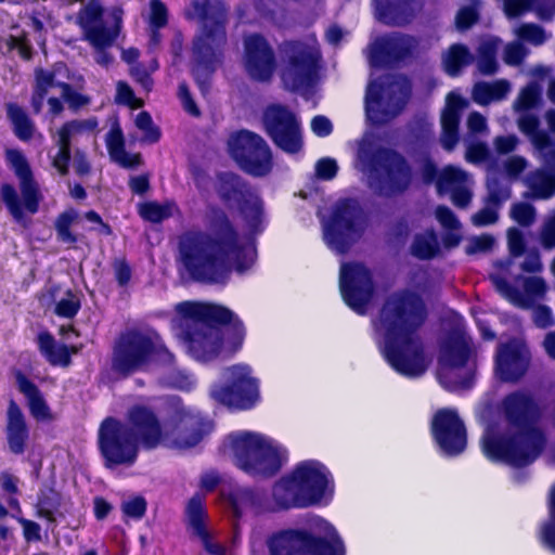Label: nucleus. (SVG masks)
<instances>
[{"instance_id": "f257e3e1", "label": "nucleus", "mask_w": 555, "mask_h": 555, "mask_svg": "<svg viewBox=\"0 0 555 555\" xmlns=\"http://www.w3.org/2000/svg\"><path fill=\"white\" fill-rule=\"evenodd\" d=\"M426 318L422 298L412 292H400L386 299L374 321L376 340L386 360L404 376L423 375L431 362L420 337Z\"/></svg>"}, {"instance_id": "f03ea898", "label": "nucleus", "mask_w": 555, "mask_h": 555, "mask_svg": "<svg viewBox=\"0 0 555 555\" xmlns=\"http://www.w3.org/2000/svg\"><path fill=\"white\" fill-rule=\"evenodd\" d=\"M180 256L190 274L204 282H222L230 268L244 272L255 261L256 249L249 240L238 241L228 220L212 238L203 233H186L180 241Z\"/></svg>"}, {"instance_id": "7ed1b4c3", "label": "nucleus", "mask_w": 555, "mask_h": 555, "mask_svg": "<svg viewBox=\"0 0 555 555\" xmlns=\"http://www.w3.org/2000/svg\"><path fill=\"white\" fill-rule=\"evenodd\" d=\"M503 410L513 435L500 440L486 436L483 452L491 460L514 466L527 465L537 459L544 446L543 436L534 426L537 408L527 395L513 393L504 400Z\"/></svg>"}, {"instance_id": "20e7f679", "label": "nucleus", "mask_w": 555, "mask_h": 555, "mask_svg": "<svg viewBox=\"0 0 555 555\" xmlns=\"http://www.w3.org/2000/svg\"><path fill=\"white\" fill-rule=\"evenodd\" d=\"M128 417L146 449L158 446L188 449L196 446L204 434L201 417L184 406L175 410L163 424L150 408L142 404L130 408Z\"/></svg>"}, {"instance_id": "39448f33", "label": "nucleus", "mask_w": 555, "mask_h": 555, "mask_svg": "<svg viewBox=\"0 0 555 555\" xmlns=\"http://www.w3.org/2000/svg\"><path fill=\"white\" fill-rule=\"evenodd\" d=\"M176 310L190 320L185 334V345L189 353L197 361H210L223 350V336L225 333L216 323H233L237 334V341L230 348L235 351L242 343V330L234 322V314L227 308L202 302H181Z\"/></svg>"}, {"instance_id": "423d86ee", "label": "nucleus", "mask_w": 555, "mask_h": 555, "mask_svg": "<svg viewBox=\"0 0 555 555\" xmlns=\"http://www.w3.org/2000/svg\"><path fill=\"white\" fill-rule=\"evenodd\" d=\"M356 168L366 178L376 193L391 196L406 190L411 170L397 153L382 149L372 135H364L359 143Z\"/></svg>"}, {"instance_id": "0eeeda50", "label": "nucleus", "mask_w": 555, "mask_h": 555, "mask_svg": "<svg viewBox=\"0 0 555 555\" xmlns=\"http://www.w3.org/2000/svg\"><path fill=\"white\" fill-rule=\"evenodd\" d=\"M330 473L317 461L299 463L273 486L278 506L284 509L320 504L332 494Z\"/></svg>"}, {"instance_id": "6e6552de", "label": "nucleus", "mask_w": 555, "mask_h": 555, "mask_svg": "<svg viewBox=\"0 0 555 555\" xmlns=\"http://www.w3.org/2000/svg\"><path fill=\"white\" fill-rule=\"evenodd\" d=\"M184 14L186 18L203 24L202 34L194 42L197 64L193 72L196 79L199 80L202 72L208 74L212 70L210 64L212 60L217 59L220 48L225 42L224 8L218 0H193L185 9Z\"/></svg>"}, {"instance_id": "1a4fd4ad", "label": "nucleus", "mask_w": 555, "mask_h": 555, "mask_svg": "<svg viewBox=\"0 0 555 555\" xmlns=\"http://www.w3.org/2000/svg\"><path fill=\"white\" fill-rule=\"evenodd\" d=\"M235 464L251 475L269 476L281 466L282 450L273 440L250 431L231 434L224 444Z\"/></svg>"}, {"instance_id": "9d476101", "label": "nucleus", "mask_w": 555, "mask_h": 555, "mask_svg": "<svg viewBox=\"0 0 555 555\" xmlns=\"http://www.w3.org/2000/svg\"><path fill=\"white\" fill-rule=\"evenodd\" d=\"M268 545L271 555H345L343 541L325 520L318 522L315 532L280 531L271 537Z\"/></svg>"}, {"instance_id": "9b49d317", "label": "nucleus", "mask_w": 555, "mask_h": 555, "mask_svg": "<svg viewBox=\"0 0 555 555\" xmlns=\"http://www.w3.org/2000/svg\"><path fill=\"white\" fill-rule=\"evenodd\" d=\"M7 159L18 178L21 196L12 184L3 183L0 201L13 219L22 223L26 212L34 215L38 211L42 195L24 155L17 150H8Z\"/></svg>"}, {"instance_id": "f8f14e48", "label": "nucleus", "mask_w": 555, "mask_h": 555, "mask_svg": "<svg viewBox=\"0 0 555 555\" xmlns=\"http://www.w3.org/2000/svg\"><path fill=\"white\" fill-rule=\"evenodd\" d=\"M83 36L94 49V60L101 66H108L113 56L106 51L116 40L122 20V10L114 7L105 16L96 2H90L79 14Z\"/></svg>"}, {"instance_id": "ddd939ff", "label": "nucleus", "mask_w": 555, "mask_h": 555, "mask_svg": "<svg viewBox=\"0 0 555 555\" xmlns=\"http://www.w3.org/2000/svg\"><path fill=\"white\" fill-rule=\"evenodd\" d=\"M282 80L287 89L305 91L313 86L318 78L321 59L317 39L313 36L305 40L287 42L283 47Z\"/></svg>"}, {"instance_id": "4468645a", "label": "nucleus", "mask_w": 555, "mask_h": 555, "mask_svg": "<svg viewBox=\"0 0 555 555\" xmlns=\"http://www.w3.org/2000/svg\"><path fill=\"white\" fill-rule=\"evenodd\" d=\"M171 362L173 357L166 349L155 333L131 332L125 335L115 350L113 366L125 375L144 370L155 358Z\"/></svg>"}, {"instance_id": "2eb2a0df", "label": "nucleus", "mask_w": 555, "mask_h": 555, "mask_svg": "<svg viewBox=\"0 0 555 555\" xmlns=\"http://www.w3.org/2000/svg\"><path fill=\"white\" fill-rule=\"evenodd\" d=\"M139 443L141 440L138 429L130 423L128 416L127 424L114 418H106L101 424L99 444L106 467L131 466L137 460Z\"/></svg>"}, {"instance_id": "dca6fc26", "label": "nucleus", "mask_w": 555, "mask_h": 555, "mask_svg": "<svg viewBox=\"0 0 555 555\" xmlns=\"http://www.w3.org/2000/svg\"><path fill=\"white\" fill-rule=\"evenodd\" d=\"M409 94V82L401 77H386L380 82H371L365 96L367 118L373 124L387 122L402 111Z\"/></svg>"}, {"instance_id": "f3484780", "label": "nucleus", "mask_w": 555, "mask_h": 555, "mask_svg": "<svg viewBox=\"0 0 555 555\" xmlns=\"http://www.w3.org/2000/svg\"><path fill=\"white\" fill-rule=\"evenodd\" d=\"M365 225L364 215L354 201L340 202L323 223L324 240L333 250L345 253L360 237Z\"/></svg>"}, {"instance_id": "a211bd4d", "label": "nucleus", "mask_w": 555, "mask_h": 555, "mask_svg": "<svg viewBox=\"0 0 555 555\" xmlns=\"http://www.w3.org/2000/svg\"><path fill=\"white\" fill-rule=\"evenodd\" d=\"M470 339L465 335L451 337L441 349L438 379L449 390L468 388L473 380L474 370L468 364Z\"/></svg>"}, {"instance_id": "6ab92c4d", "label": "nucleus", "mask_w": 555, "mask_h": 555, "mask_svg": "<svg viewBox=\"0 0 555 555\" xmlns=\"http://www.w3.org/2000/svg\"><path fill=\"white\" fill-rule=\"evenodd\" d=\"M228 144L232 157L244 171L256 177L271 171V150L260 135L243 130L231 135Z\"/></svg>"}, {"instance_id": "aec40b11", "label": "nucleus", "mask_w": 555, "mask_h": 555, "mask_svg": "<svg viewBox=\"0 0 555 555\" xmlns=\"http://www.w3.org/2000/svg\"><path fill=\"white\" fill-rule=\"evenodd\" d=\"M224 377L230 383L227 387H214L211 397L230 408L249 409L259 400V384L251 376L247 365L237 364L224 371Z\"/></svg>"}, {"instance_id": "412c9836", "label": "nucleus", "mask_w": 555, "mask_h": 555, "mask_svg": "<svg viewBox=\"0 0 555 555\" xmlns=\"http://www.w3.org/2000/svg\"><path fill=\"white\" fill-rule=\"evenodd\" d=\"M63 68V65H59L53 72L38 70L36 73V86L31 100L36 113L41 111L46 98L49 112L53 116L59 115L63 111L61 99L74 107H79L87 103L82 95L75 93L68 83L57 78Z\"/></svg>"}, {"instance_id": "4be33fe9", "label": "nucleus", "mask_w": 555, "mask_h": 555, "mask_svg": "<svg viewBox=\"0 0 555 555\" xmlns=\"http://www.w3.org/2000/svg\"><path fill=\"white\" fill-rule=\"evenodd\" d=\"M268 135L284 152L298 153L302 147L300 122L294 113L282 105H271L263 114Z\"/></svg>"}, {"instance_id": "5701e85b", "label": "nucleus", "mask_w": 555, "mask_h": 555, "mask_svg": "<svg viewBox=\"0 0 555 555\" xmlns=\"http://www.w3.org/2000/svg\"><path fill=\"white\" fill-rule=\"evenodd\" d=\"M511 264L512 261L508 260L496 266V271L490 275L492 284L513 305L529 308L534 301L544 297L547 289L546 283L540 276H528L517 279V282L522 286V291L512 287L506 281V274Z\"/></svg>"}, {"instance_id": "b1692460", "label": "nucleus", "mask_w": 555, "mask_h": 555, "mask_svg": "<svg viewBox=\"0 0 555 555\" xmlns=\"http://www.w3.org/2000/svg\"><path fill=\"white\" fill-rule=\"evenodd\" d=\"M339 284L346 304L356 312L364 313L373 293L369 270L361 263L343 264Z\"/></svg>"}, {"instance_id": "393cba45", "label": "nucleus", "mask_w": 555, "mask_h": 555, "mask_svg": "<svg viewBox=\"0 0 555 555\" xmlns=\"http://www.w3.org/2000/svg\"><path fill=\"white\" fill-rule=\"evenodd\" d=\"M431 431L441 451L456 455L466 447V431L463 422L454 410L438 411L431 422Z\"/></svg>"}, {"instance_id": "a878e982", "label": "nucleus", "mask_w": 555, "mask_h": 555, "mask_svg": "<svg viewBox=\"0 0 555 555\" xmlns=\"http://www.w3.org/2000/svg\"><path fill=\"white\" fill-rule=\"evenodd\" d=\"M244 66L257 80H268L275 69V57L267 40L259 35H248L244 39Z\"/></svg>"}, {"instance_id": "bb28decb", "label": "nucleus", "mask_w": 555, "mask_h": 555, "mask_svg": "<svg viewBox=\"0 0 555 555\" xmlns=\"http://www.w3.org/2000/svg\"><path fill=\"white\" fill-rule=\"evenodd\" d=\"M185 517L189 530L202 542L207 553L227 555L224 546L215 540L212 532L207 527L208 515L203 494L196 493L189 500Z\"/></svg>"}, {"instance_id": "cd10ccee", "label": "nucleus", "mask_w": 555, "mask_h": 555, "mask_svg": "<svg viewBox=\"0 0 555 555\" xmlns=\"http://www.w3.org/2000/svg\"><path fill=\"white\" fill-rule=\"evenodd\" d=\"M439 192L450 193L452 203L465 208L473 198L474 180L469 173L455 166H447L437 182Z\"/></svg>"}, {"instance_id": "c85d7f7f", "label": "nucleus", "mask_w": 555, "mask_h": 555, "mask_svg": "<svg viewBox=\"0 0 555 555\" xmlns=\"http://www.w3.org/2000/svg\"><path fill=\"white\" fill-rule=\"evenodd\" d=\"M230 503L236 517L284 509L283 506H278L273 493L268 498L262 491L248 488L235 489L230 495Z\"/></svg>"}, {"instance_id": "c756f323", "label": "nucleus", "mask_w": 555, "mask_h": 555, "mask_svg": "<svg viewBox=\"0 0 555 555\" xmlns=\"http://www.w3.org/2000/svg\"><path fill=\"white\" fill-rule=\"evenodd\" d=\"M98 126L93 119L73 120L66 122L55 134V143L59 151L52 156V166L60 175L65 176L68 171L70 141L86 131H92Z\"/></svg>"}, {"instance_id": "7c9ffc66", "label": "nucleus", "mask_w": 555, "mask_h": 555, "mask_svg": "<svg viewBox=\"0 0 555 555\" xmlns=\"http://www.w3.org/2000/svg\"><path fill=\"white\" fill-rule=\"evenodd\" d=\"M529 363L525 345L512 341L500 348L496 357V372L503 380H515L522 376Z\"/></svg>"}, {"instance_id": "2f4dec72", "label": "nucleus", "mask_w": 555, "mask_h": 555, "mask_svg": "<svg viewBox=\"0 0 555 555\" xmlns=\"http://www.w3.org/2000/svg\"><path fill=\"white\" fill-rule=\"evenodd\" d=\"M415 47V41L409 36L393 35L378 38L371 47L370 60L378 65L391 60H399Z\"/></svg>"}, {"instance_id": "473e14b6", "label": "nucleus", "mask_w": 555, "mask_h": 555, "mask_svg": "<svg viewBox=\"0 0 555 555\" xmlns=\"http://www.w3.org/2000/svg\"><path fill=\"white\" fill-rule=\"evenodd\" d=\"M467 106V102L459 94L451 92L447 96L446 107L441 115L442 146L451 151L457 143V127L460 122L461 113Z\"/></svg>"}, {"instance_id": "72a5a7b5", "label": "nucleus", "mask_w": 555, "mask_h": 555, "mask_svg": "<svg viewBox=\"0 0 555 555\" xmlns=\"http://www.w3.org/2000/svg\"><path fill=\"white\" fill-rule=\"evenodd\" d=\"M527 189L524 197L527 199H550L555 195V175L546 169L539 168L521 178Z\"/></svg>"}, {"instance_id": "f704fd0d", "label": "nucleus", "mask_w": 555, "mask_h": 555, "mask_svg": "<svg viewBox=\"0 0 555 555\" xmlns=\"http://www.w3.org/2000/svg\"><path fill=\"white\" fill-rule=\"evenodd\" d=\"M28 437L29 433L24 415L17 404L11 401L8 409L7 424V440L10 451L22 454L25 451Z\"/></svg>"}, {"instance_id": "c9c22d12", "label": "nucleus", "mask_w": 555, "mask_h": 555, "mask_svg": "<svg viewBox=\"0 0 555 555\" xmlns=\"http://www.w3.org/2000/svg\"><path fill=\"white\" fill-rule=\"evenodd\" d=\"M16 383L18 390L26 397L29 411L31 415L37 420L41 422H48L52 421L53 416L52 413L46 403L42 395L40 393L37 386L31 383L24 374L21 372H17L16 375Z\"/></svg>"}, {"instance_id": "e433bc0d", "label": "nucleus", "mask_w": 555, "mask_h": 555, "mask_svg": "<svg viewBox=\"0 0 555 555\" xmlns=\"http://www.w3.org/2000/svg\"><path fill=\"white\" fill-rule=\"evenodd\" d=\"M539 119L537 116L525 113L518 119L519 129L529 137L531 143L538 150L545 163L555 165V160L550 153L551 139L545 131L539 130Z\"/></svg>"}, {"instance_id": "4c0bfd02", "label": "nucleus", "mask_w": 555, "mask_h": 555, "mask_svg": "<svg viewBox=\"0 0 555 555\" xmlns=\"http://www.w3.org/2000/svg\"><path fill=\"white\" fill-rule=\"evenodd\" d=\"M66 505V502L57 491L53 488L44 487L40 490L35 506L38 517L54 524L57 517H64L65 512H67Z\"/></svg>"}, {"instance_id": "58836bf2", "label": "nucleus", "mask_w": 555, "mask_h": 555, "mask_svg": "<svg viewBox=\"0 0 555 555\" xmlns=\"http://www.w3.org/2000/svg\"><path fill=\"white\" fill-rule=\"evenodd\" d=\"M41 301L46 306L54 304V313L61 318L72 319L80 309V299L72 291L61 294L59 287H50L42 295Z\"/></svg>"}, {"instance_id": "ea45409f", "label": "nucleus", "mask_w": 555, "mask_h": 555, "mask_svg": "<svg viewBox=\"0 0 555 555\" xmlns=\"http://www.w3.org/2000/svg\"><path fill=\"white\" fill-rule=\"evenodd\" d=\"M38 346L41 353L53 365L67 366L70 363V356L78 352L76 347L56 344L52 335L46 332L38 335Z\"/></svg>"}, {"instance_id": "a19ab883", "label": "nucleus", "mask_w": 555, "mask_h": 555, "mask_svg": "<svg viewBox=\"0 0 555 555\" xmlns=\"http://www.w3.org/2000/svg\"><path fill=\"white\" fill-rule=\"evenodd\" d=\"M106 145L111 157L126 168H132L140 164L139 154H128L125 151L124 135L119 127H113L106 137Z\"/></svg>"}, {"instance_id": "79ce46f5", "label": "nucleus", "mask_w": 555, "mask_h": 555, "mask_svg": "<svg viewBox=\"0 0 555 555\" xmlns=\"http://www.w3.org/2000/svg\"><path fill=\"white\" fill-rule=\"evenodd\" d=\"M500 44L501 40L498 37H486L480 41L476 65L482 75H492L498 70L495 55Z\"/></svg>"}, {"instance_id": "37998d69", "label": "nucleus", "mask_w": 555, "mask_h": 555, "mask_svg": "<svg viewBox=\"0 0 555 555\" xmlns=\"http://www.w3.org/2000/svg\"><path fill=\"white\" fill-rule=\"evenodd\" d=\"M509 91L511 85L506 80H496L492 83L478 82L473 89V99L477 104L487 105L504 99Z\"/></svg>"}, {"instance_id": "c03bdc74", "label": "nucleus", "mask_w": 555, "mask_h": 555, "mask_svg": "<svg viewBox=\"0 0 555 555\" xmlns=\"http://www.w3.org/2000/svg\"><path fill=\"white\" fill-rule=\"evenodd\" d=\"M474 56L469 49L461 43L452 44L442 55L444 70L450 76H456L461 69L469 65Z\"/></svg>"}, {"instance_id": "a18cd8bd", "label": "nucleus", "mask_w": 555, "mask_h": 555, "mask_svg": "<svg viewBox=\"0 0 555 555\" xmlns=\"http://www.w3.org/2000/svg\"><path fill=\"white\" fill-rule=\"evenodd\" d=\"M436 218L441 227L449 231L444 237V244L453 247L456 246L461 241V223L452 212V210L444 206H439L436 209Z\"/></svg>"}, {"instance_id": "49530a36", "label": "nucleus", "mask_w": 555, "mask_h": 555, "mask_svg": "<svg viewBox=\"0 0 555 555\" xmlns=\"http://www.w3.org/2000/svg\"><path fill=\"white\" fill-rule=\"evenodd\" d=\"M487 188L489 199L494 204L503 203L511 196L509 183L498 176V171L492 165L488 168Z\"/></svg>"}, {"instance_id": "de8ad7c7", "label": "nucleus", "mask_w": 555, "mask_h": 555, "mask_svg": "<svg viewBox=\"0 0 555 555\" xmlns=\"http://www.w3.org/2000/svg\"><path fill=\"white\" fill-rule=\"evenodd\" d=\"M513 33L520 42L534 47L542 46L551 38V34L546 33L542 26L533 23H522L515 27Z\"/></svg>"}, {"instance_id": "09e8293b", "label": "nucleus", "mask_w": 555, "mask_h": 555, "mask_svg": "<svg viewBox=\"0 0 555 555\" xmlns=\"http://www.w3.org/2000/svg\"><path fill=\"white\" fill-rule=\"evenodd\" d=\"M79 220V214L74 209H67L60 214L54 222L57 240L62 243L74 244L77 236L70 231V228Z\"/></svg>"}, {"instance_id": "8fccbe9b", "label": "nucleus", "mask_w": 555, "mask_h": 555, "mask_svg": "<svg viewBox=\"0 0 555 555\" xmlns=\"http://www.w3.org/2000/svg\"><path fill=\"white\" fill-rule=\"evenodd\" d=\"M7 113L14 126V132L21 140H28L34 132V125L25 112L15 104H8Z\"/></svg>"}, {"instance_id": "3c124183", "label": "nucleus", "mask_w": 555, "mask_h": 555, "mask_svg": "<svg viewBox=\"0 0 555 555\" xmlns=\"http://www.w3.org/2000/svg\"><path fill=\"white\" fill-rule=\"evenodd\" d=\"M176 205L171 202H149L140 206L141 217L151 222H160L173 215Z\"/></svg>"}, {"instance_id": "603ef678", "label": "nucleus", "mask_w": 555, "mask_h": 555, "mask_svg": "<svg viewBox=\"0 0 555 555\" xmlns=\"http://www.w3.org/2000/svg\"><path fill=\"white\" fill-rule=\"evenodd\" d=\"M537 0H504V13L507 17L513 18L530 11L534 8L540 18L546 20L551 14L543 11L541 8L535 5Z\"/></svg>"}, {"instance_id": "864d4df0", "label": "nucleus", "mask_w": 555, "mask_h": 555, "mask_svg": "<svg viewBox=\"0 0 555 555\" xmlns=\"http://www.w3.org/2000/svg\"><path fill=\"white\" fill-rule=\"evenodd\" d=\"M438 250V243L434 232H426L415 237L412 253L418 258H430Z\"/></svg>"}, {"instance_id": "5fc2aeb1", "label": "nucleus", "mask_w": 555, "mask_h": 555, "mask_svg": "<svg viewBox=\"0 0 555 555\" xmlns=\"http://www.w3.org/2000/svg\"><path fill=\"white\" fill-rule=\"evenodd\" d=\"M541 99V87L537 82L526 86L514 103L516 111H527L534 107Z\"/></svg>"}, {"instance_id": "6e6d98bb", "label": "nucleus", "mask_w": 555, "mask_h": 555, "mask_svg": "<svg viewBox=\"0 0 555 555\" xmlns=\"http://www.w3.org/2000/svg\"><path fill=\"white\" fill-rule=\"evenodd\" d=\"M217 188L219 194L228 201L236 199L238 195H242L240 180L232 173L220 176Z\"/></svg>"}, {"instance_id": "4d7b16f0", "label": "nucleus", "mask_w": 555, "mask_h": 555, "mask_svg": "<svg viewBox=\"0 0 555 555\" xmlns=\"http://www.w3.org/2000/svg\"><path fill=\"white\" fill-rule=\"evenodd\" d=\"M529 162L520 155H513L505 158L502 163V172L509 181L520 178V175L528 168Z\"/></svg>"}, {"instance_id": "13d9d810", "label": "nucleus", "mask_w": 555, "mask_h": 555, "mask_svg": "<svg viewBox=\"0 0 555 555\" xmlns=\"http://www.w3.org/2000/svg\"><path fill=\"white\" fill-rule=\"evenodd\" d=\"M529 50L518 39L508 42L503 50V61L511 66L520 65L528 56Z\"/></svg>"}, {"instance_id": "bf43d9fd", "label": "nucleus", "mask_w": 555, "mask_h": 555, "mask_svg": "<svg viewBox=\"0 0 555 555\" xmlns=\"http://www.w3.org/2000/svg\"><path fill=\"white\" fill-rule=\"evenodd\" d=\"M135 126L142 131V140L147 143H155L159 140L160 131L154 126L151 116L146 112H141L135 117Z\"/></svg>"}, {"instance_id": "052dcab7", "label": "nucleus", "mask_w": 555, "mask_h": 555, "mask_svg": "<svg viewBox=\"0 0 555 555\" xmlns=\"http://www.w3.org/2000/svg\"><path fill=\"white\" fill-rule=\"evenodd\" d=\"M512 218L522 227H529L535 221V208L529 203H516L511 208Z\"/></svg>"}, {"instance_id": "680f3d73", "label": "nucleus", "mask_w": 555, "mask_h": 555, "mask_svg": "<svg viewBox=\"0 0 555 555\" xmlns=\"http://www.w3.org/2000/svg\"><path fill=\"white\" fill-rule=\"evenodd\" d=\"M121 511L126 517L140 519L146 512V501L142 496H132L121 503Z\"/></svg>"}, {"instance_id": "e2e57ef3", "label": "nucleus", "mask_w": 555, "mask_h": 555, "mask_svg": "<svg viewBox=\"0 0 555 555\" xmlns=\"http://www.w3.org/2000/svg\"><path fill=\"white\" fill-rule=\"evenodd\" d=\"M242 211L245 218L250 220L251 227H256V224L260 221L262 214V203L260 198L257 195L249 194L248 197L245 198Z\"/></svg>"}, {"instance_id": "0e129e2a", "label": "nucleus", "mask_w": 555, "mask_h": 555, "mask_svg": "<svg viewBox=\"0 0 555 555\" xmlns=\"http://www.w3.org/2000/svg\"><path fill=\"white\" fill-rule=\"evenodd\" d=\"M116 102L130 106L131 108H139L142 106V101L137 99L132 89L122 81L117 83Z\"/></svg>"}, {"instance_id": "69168bd1", "label": "nucleus", "mask_w": 555, "mask_h": 555, "mask_svg": "<svg viewBox=\"0 0 555 555\" xmlns=\"http://www.w3.org/2000/svg\"><path fill=\"white\" fill-rule=\"evenodd\" d=\"M495 240L493 236L488 234H482L479 236H474L469 240L466 246L467 254H477V253H486L492 248Z\"/></svg>"}, {"instance_id": "338daca9", "label": "nucleus", "mask_w": 555, "mask_h": 555, "mask_svg": "<svg viewBox=\"0 0 555 555\" xmlns=\"http://www.w3.org/2000/svg\"><path fill=\"white\" fill-rule=\"evenodd\" d=\"M542 538L544 543L555 551V488L551 496V520L543 527Z\"/></svg>"}, {"instance_id": "774afa93", "label": "nucleus", "mask_w": 555, "mask_h": 555, "mask_svg": "<svg viewBox=\"0 0 555 555\" xmlns=\"http://www.w3.org/2000/svg\"><path fill=\"white\" fill-rule=\"evenodd\" d=\"M519 140L514 134L499 135L493 139V147L500 155H506L514 152L518 146Z\"/></svg>"}]
</instances>
